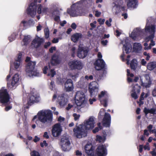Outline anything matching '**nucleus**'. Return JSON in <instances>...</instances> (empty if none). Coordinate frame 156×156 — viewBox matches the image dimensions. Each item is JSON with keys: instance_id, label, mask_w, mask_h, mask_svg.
<instances>
[{"instance_id": "nucleus-9", "label": "nucleus", "mask_w": 156, "mask_h": 156, "mask_svg": "<svg viewBox=\"0 0 156 156\" xmlns=\"http://www.w3.org/2000/svg\"><path fill=\"white\" fill-rule=\"evenodd\" d=\"M69 67L72 70L77 69L81 70L82 69L84 64L81 61L74 60L70 61L68 64Z\"/></svg>"}, {"instance_id": "nucleus-26", "label": "nucleus", "mask_w": 156, "mask_h": 156, "mask_svg": "<svg viewBox=\"0 0 156 156\" xmlns=\"http://www.w3.org/2000/svg\"><path fill=\"white\" fill-rule=\"evenodd\" d=\"M94 147L91 144H87L85 146V150L86 153L89 155L91 156L94 154L93 150Z\"/></svg>"}, {"instance_id": "nucleus-30", "label": "nucleus", "mask_w": 156, "mask_h": 156, "mask_svg": "<svg viewBox=\"0 0 156 156\" xmlns=\"http://www.w3.org/2000/svg\"><path fill=\"white\" fill-rule=\"evenodd\" d=\"M121 6L119 5H117L115 4L113 6L112 11L113 13L115 14H117L119 13L121 11Z\"/></svg>"}, {"instance_id": "nucleus-61", "label": "nucleus", "mask_w": 156, "mask_h": 156, "mask_svg": "<svg viewBox=\"0 0 156 156\" xmlns=\"http://www.w3.org/2000/svg\"><path fill=\"white\" fill-rule=\"evenodd\" d=\"M101 13L100 12H99L98 10L95 11V16L97 17H99L100 16Z\"/></svg>"}, {"instance_id": "nucleus-15", "label": "nucleus", "mask_w": 156, "mask_h": 156, "mask_svg": "<svg viewBox=\"0 0 156 156\" xmlns=\"http://www.w3.org/2000/svg\"><path fill=\"white\" fill-rule=\"evenodd\" d=\"M95 153L97 156H106L107 154V150L105 145L98 146L95 150Z\"/></svg>"}, {"instance_id": "nucleus-53", "label": "nucleus", "mask_w": 156, "mask_h": 156, "mask_svg": "<svg viewBox=\"0 0 156 156\" xmlns=\"http://www.w3.org/2000/svg\"><path fill=\"white\" fill-rule=\"evenodd\" d=\"M101 127H100V128L98 127H96L95 128V129L92 130V132L94 133H96L98 132L100 130H101Z\"/></svg>"}, {"instance_id": "nucleus-58", "label": "nucleus", "mask_w": 156, "mask_h": 156, "mask_svg": "<svg viewBox=\"0 0 156 156\" xmlns=\"http://www.w3.org/2000/svg\"><path fill=\"white\" fill-rule=\"evenodd\" d=\"M43 136L44 137L47 139H49V135L48 134V133L47 132H45L44 133Z\"/></svg>"}, {"instance_id": "nucleus-41", "label": "nucleus", "mask_w": 156, "mask_h": 156, "mask_svg": "<svg viewBox=\"0 0 156 156\" xmlns=\"http://www.w3.org/2000/svg\"><path fill=\"white\" fill-rule=\"evenodd\" d=\"M137 94H138L136 91H131V97L134 98V99H136L138 98Z\"/></svg>"}, {"instance_id": "nucleus-56", "label": "nucleus", "mask_w": 156, "mask_h": 156, "mask_svg": "<svg viewBox=\"0 0 156 156\" xmlns=\"http://www.w3.org/2000/svg\"><path fill=\"white\" fill-rule=\"evenodd\" d=\"M15 35L13 34L11 35L10 37H9V40L11 42L15 40Z\"/></svg>"}, {"instance_id": "nucleus-8", "label": "nucleus", "mask_w": 156, "mask_h": 156, "mask_svg": "<svg viewBox=\"0 0 156 156\" xmlns=\"http://www.w3.org/2000/svg\"><path fill=\"white\" fill-rule=\"evenodd\" d=\"M9 96L6 89L2 88L0 90V102L6 105L9 103Z\"/></svg>"}, {"instance_id": "nucleus-31", "label": "nucleus", "mask_w": 156, "mask_h": 156, "mask_svg": "<svg viewBox=\"0 0 156 156\" xmlns=\"http://www.w3.org/2000/svg\"><path fill=\"white\" fill-rule=\"evenodd\" d=\"M106 135H104L102 136L97 135L96 136V140L99 143L104 142L106 140Z\"/></svg>"}, {"instance_id": "nucleus-45", "label": "nucleus", "mask_w": 156, "mask_h": 156, "mask_svg": "<svg viewBox=\"0 0 156 156\" xmlns=\"http://www.w3.org/2000/svg\"><path fill=\"white\" fill-rule=\"evenodd\" d=\"M73 116L74 118V120L75 121H76L79 119L80 115L79 114H77L76 113H74L73 114Z\"/></svg>"}, {"instance_id": "nucleus-3", "label": "nucleus", "mask_w": 156, "mask_h": 156, "mask_svg": "<svg viewBox=\"0 0 156 156\" xmlns=\"http://www.w3.org/2000/svg\"><path fill=\"white\" fill-rule=\"evenodd\" d=\"M86 0H81L73 5L71 9H68L67 12L72 16L84 15L85 13L83 12V10L80 8L83 2Z\"/></svg>"}, {"instance_id": "nucleus-21", "label": "nucleus", "mask_w": 156, "mask_h": 156, "mask_svg": "<svg viewBox=\"0 0 156 156\" xmlns=\"http://www.w3.org/2000/svg\"><path fill=\"white\" fill-rule=\"evenodd\" d=\"M43 41V38L36 36L31 43L32 46L34 48H37L40 46Z\"/></svg>"}, {"instance_id": "nucleus-52", "label": "nucleus", "mask_w": 156, "mask_h": 156, "mask_svg": "<svg viewBox=\"0 0 156 156\" xmlns=\"http://www.w3.org/2000/svg\"><path fill=\"white\" fill-rule=\"evenodd\" d=\"M105 21V19H102L101 18L98 19V22L99 23L100 25H102L104 24Z\"/></svg>"}, {"instance_id": "nucleus-63", "label": "nucleus", "mask_w": 156, "mask_h": 156, "mask_svg": "<svg viewBox=\"0 0 156 156\" xmlns=\"http://www.w3.org/2000/svg\"><path fill=\"white\" fill-rule=\"evenodd\" d=\"M108 42V41L107 40H102L101 42V44L104 46L106 45L107 44Z\"/></svg>"}, {"instance_id": "nucleus-25", "label": "nucleus", "mask_w": 156, "mask_h": 156, "mask_svg": "<svg viewBox=\"0 0 156 156\" xmlns=\"http://www.w3.org/2000/svg\"><path fill=\"white\" fill-rule=\"evenodd\" d=\"M40 100V98L39 95L34 94L31 95L30 96L29 100L28 101V103L29 105H30L31 103L34 102H38Z\"/></svg>"}, {"instance_id": "nucleus-42", "label": "nucleus", "mask_w": 156, "mask_h": 156, "mask_svg": "<svg viewBox=\"0 0 156 156\" xmlns=\"http://www.w3.org/2000/svg\"><path fill=\"white\" fill-rule=\"evenodd\" d=\"M76 48L75 47H73L72 48L71 50L72 54V56L73 57H74L75 56L76 52Z\"/></svg>"}, {"instance_id": "nucleus-32", "label": "nucleus", "mask_w": 156, "mask_h": 156, "mask_svg": "<svg viewBox=\"0 0 156 156\" xmlns=\"http://www.w3.org/2000/svg\"><path fill=\"white\" fill-rule=\"evenodd\" d=\"M59 61L58 57L55 55L52 56L51 60V63L52 65H56L58 64Z\"/></svg>"}, {"instance_id": "nucleus-20", "label": "nucleus", "mask_w": 156, "mask_h": 156, "mask_svg": "<svg viewBox=\"0 0 156 156\" xmlns=\"http://www.w3.org/2000/svg\"><path fill=\"white\" fill-rule=\"evenodd\" d=\"M65 96V95L63 94L59 95L57 98V102L61 107L67 104V101Z\"/></svg>"}, {"instance_id": "nucleus-5", "label": "nucleus", "mask_w": 156, "mask_h": 156, "mask_svg": "<svg viewBox=\"0 0 156 156\" xmlns=\"http://www.w3.org/2000/svg\"><path fill=\"white\" fill-rule=\"evenodd\" d=\"M36 64L35 62H29L26 67V71L30 77L39 76L41 74L34 68Z\"/></svg>"}, {"instance_id": "nucleus-24", "label": "nucleus", "mask_w": 156, "mask_h": 156, "mask_svg": "<svg viewBox=\"0 0 156 156\" xmlns=\"http://www.w3.org/2000/svg\"><path fill=\"white\" fill-rule=\"evenodd\" d=\"M61 13V10L58 8L55 9L52 13V16L54 20L58 23L60 21V16Z\"/></svg>"}, {"instance_id": "nucleus-55", "label": "nucleus", "mask_w": 156, "mask_h": 156, "mask_svg": "<svg viewBox=\"0 0 156 156\" xmlns=\"http://www.w3.org/2000/svg\"><path fill=\"white\" fill-rule=\"evenodd\" d=\"M62 38L61 37H59L58 38H54L52 40V42L53 43H56L58 42V41L59 39H61Z\"/></svg>"}, {"instance_id": "nucleus-35", "label": "nucleus", "mask_w": 156, "mask_h": 156, "mask_svg": "<svg viewBox=\"0 0 156 156\" xmlns=\"http://www.w3.org/2000/svg\"><path fill=\"white\" fill-rule=\"evenodd\" d=\"M140 80L141 82V85L144 87L147 88L151 86V81H149L148 82L145 81V82H143L141 79H140Z\"/></svg>"}, {"instance_id": "nucleus-47", "label": "nucleus", "mask_w": 156, "mask_h": 156, "mask_svg": "<svg viewBox=\"0 0 156 156\" xmlns=\"http://www.w3.org/2000/svg\"><path fill=\"white\" fill-rule=\"evenodd\" d=\"M148 44L146 42L144 44V45L145 47L144 48V49L145 50H149L151 48V46H148Z\"/></svg>"}, {"instance_id": "nucleus-2", "label": "nucleus", "mask_w": 156, "mask_h": 156, "mask_svg": "<svg viewBox=\"0 0 156 156\" xmlns=\"http://www.w3.org/2000/svg\"><path fill=\"white\" fill-rule=\"evenodd\" d=\"M37 118V121L40 122L37 124L36 121V123L40 128H44L52 121L53 114L51 111L49 109H43L38 112L37 115L33 117L32 121H34Z\"/></svg>"}, {"instance_id": "nucleus-28", "label": "nucleus", "mask_w": 156, "mask_h": 156, "mask_svg": "<svg viewBox=\"0 0 156 156\" xmlns=\"http://www.w3.org/2000/svg\"><path fill=\"white\" fill-rule=\"evenodd\" d=\"M82 35L80 33H76L73 34L71 37V40L74 42L77 41L82 37Z\"/></svg>"}, {"instance_id": "nucleus-16", "label": "nucleus", "mask_w": 156, "mask_h": 156, "mask_svg": "<svg viewBox=\"0 0 156 156\" xmlns=\"http://www.w3.org/2000/svg\"><path fill=\"white\" fill-rule=\"evenodd\" d=\"M144 34V29H141L139 28H137L134 29L132 32L130 36L134 40H136L137 37L139 36L141 37Z\"/></svg>"}, {"instance_id": "nucleus-49", "label": "nucleus", "mask_w": 156, "mask_h": 156, "mask_svg": "<svg viewBox=\"0 0 156 156\" xmlns=\"http://www.w3.org/2000/svg\"><path fill=\"white\" fill-rule=\"evenodd\" d=\"M69 76L72 78L73 80H75L78 77V74H76L73 75L72 74H70L69 75Z\"/></svg>"}, {"instance_id": "nucleus-50", "label": "nucleus", "mask_w": 156, "mask_h": 156, "mask_svg": "<svg viewBox=\"0 0 156 156\" xmlns=\"http://www.w3.org/2000/svg\"><path fill=\"white\" fill-rule=\"evenodd\" d=\"M28 23L29 25L33 26L35 23V21L33 19H30L29 20Z\"/></svg>"}, {"instance_id": "nucleus-12", "label": "nucleus", "mask_w": 156, "mask_h": 156, "mask_svg": "<svg viewBox=\"0 0 156 156\" xmlns=\"http://www.w3.org/2000/svg\"><path fill=\"white\" fill-rule=\"evenodd\" d=\"M62 129L59 123H56L53 125L51 130V134L54 137H57L61 134Z\"/></svg>"}, {"instance_id": "nucleus-36", "label": "nucleus", "mask_w": 156, "mask_h": 156, "mask_svg": "<svg viewBox=\"0 0 156 156\" xmlns=\"http://www.w3.org/2000/svg\"><path fill=\"white\" fill-rule=\"evenodd\" d=\"M130 66L132 69L135 70L136 69L137 66V62L135 59H133L131 61Z\"/></svg>"}, {"instance_id": "nucleus-7", "label": "nucleus", "mask_w": 156, "mask_h": 156, "mask_svg": "<svg viewBox=\"0 0 156 156\" xmlns=\"http://www.w3.org/2000/svg\"><path fill=\"white\" fill-rule=\"evenodd\" d=\"M85 96L84 93L81 91L76 92L75 96V101L78 106H81L86 102Z\"/></svg>"}, {"instance_id": "nucleus-18", "label": "nucleus", "mask_w": 156, "mask_h": 156, "mask_svg": "<svg viewBox=\"0 0 156 156\" xmlns=\"http://www.w3.org/2000/svg\"><path fill=\"white\" fill-rule=\"evenodd\" d=\"M107 96L108 94L105 91H101L98 95V98L101 104L105 107L107 106Z\"/></svg>"}, {"instance_id": "nucleus-48", "label": "nucleus", "mask_w": 156, "mask_h": 156, "mask_svg": "<svg viewBox=\"0 0 156 156\" xmlns=\"http://www.w3.org/2000/svg\"><path fill=\"white\" fill-rule=\"evenodd\" d=\"M112 19L111 18H109V20H107L105 22V23L106 25L108 27H110L111 25V22H112Z\"/></svg>"}, {"instance_id": "nucleus-51", "label": "nucleus", "mask_w": 156, "mask_h": 156, "mask_svg": "<svg viewBox=\"0 0 156 156\" xmlns=\"http://www.w3.org/2000/svg\"><path fill=\"white\" fill-rule=\"evenodd\" d=\"M93 76L92 75H90L89 76L87 75H86L85 76V79L87 80H93Z\"/></svg>"}, {"instance_id": "nucleus-46", "label": "nucleus", "mask_w": 156, "mask_h": 156, "mask_svg": "<svg viewBox=\"0 0 156 156\" xmlns=\"http://www.w3.org/2000/svg\"><path fill=\"white\" fill-rule=\"evenodd\" d=\"M42 6L40 4L38 6L37 12L40 14L42 13Z\"/></svg>"}, {"instance_id": "nucleus-37", "label": "nucleus", "mask_w": 156, "mask_h": 156, "mask_svg": "<svg viewBox=\"0 0 156 156\" xmlns=\"http://www.w3.org/2000/svg\"><path fill=\"white\" fill-rule=\"evenodd\" d=\"M30 36L29 35L25 36H24L23 40V45H26L30 42Z\"/></svg>"}, {"instance_id": "nucleus-39", "label": "nucleus", "mask_w": 156, "mask_h": 156, "mask_svg": "<svg viewBox=\"0 0 156 156\" xmlns=\"http://www.w3.org/2000/svg\"><path fill=\"white\" fill-rule=\"evenodd\" d=\"M64 79L60 77L57 78L56 81L57 83L60 85H62L64 83Z\"/></svg>"}, {"instance_id": "nucleus-34", "label": "nucleus", "mask_w": 156, "mask_h": 156, "mask_svg": "<svg viewBox=\"0 0 156 156\" xmlns=\"http://www.w3.org/2000/svg\"><path fill=\"white\" fill-rule=\"evenodd\" d=\"M132 88V91H136L137 93H139L140 92V87L137 84L136 85L133 84L131 86Z\"/></svg>"}, {"instance_id": "nucleus-60", "label": "nucleus", "mask_w": 156, "mask_h": 156, "mask_svg": "<svg viewBox=\"0 0 156 156\" xmlns=\"http://www.w3.org/2000/svg\"><path fill=\"white\" fill-rule=\"evenodd\" d=\"M70 27L73 29L75 30L77 27V25L75 23H73L71 24Z\"/></svg>"}, {"instance_id": "nucleus-22", "label": "nucleus", "mask_w": 156, "mask_h": 156, "mask_svg": "<svg viewBox=\"0 0 156 156\" xmlns=\"http://www.w3.org/2000/svg\"><path fill=\"white\" fill-rule=\"evenodd\" d=\"M111 122V115L109 113L105 112L103 121V123L104 126L106 127H109L110 125Z\"/></svg>"}, {"instance_id": "nucleus-43", "label": "nucleus", "mask_w": 156, "mask_h": 156, "mask_svg": "<svg viewBox=\"0 0 156 156\" xmlns=\"http://www.w3.org/2000/svg\"><path fill=\"white\" fill-rule=\"evenodd\" d=\"M30 154L31 156H40L39 153L35 151L31 152Z\"/></svg>"}, {"instance_id": "nucleus-40", "label": "nucleus", "mask_w": 156, "mask_h": 156, "mask_svg": "<svg viewBox=\"0 0 156 156\" xmlns=\"http://www.w3.org/2000/svg\"><path fill=\"white\" fill-rule=\"evenodd\" d=\"M56 74L55 72L53 69L50 70L49 73H48V76L51 77H53Z\"/></svg>"}, {"instance_id": "nucleus-6", "label": "nucleus", "mask_w": 156, "mask_h": 156, "mask_svg": "<svg viewBox=\"0 0 156 156\" xmlns=\"http://www.w3.org/2000/svg\"><path fill=\"white\" fill-rule=\"evenodd\" d=\"M148 20L147 21L144 29V33H149L150 35L146 37L145 40L147 41H149V39H153L154 36V34L155 30V26L154 25H150L148 22Z\"/></svg>"}, {"instance_id": "nucleus-59", "label": "nucleus", "mask_w": 156, "mask_h": 156, "mask_svg": "<svg viewBox=\"0 0 156 156\" xmlns=\"http://www.w3.org/2000/svg\"><path fill=\"white\" fill-rule=\"evenodd\" d=\"M127 75L128 76H129L130 77H133L134 76V75L133 73H130V70L129 69L127 70Z\"/></svg>"}, {"instance_id": "nucleus-14", "label": "nucleus", "mask_w": 156, "mask_h": 156, "mask_svg": "<svg viewBox=\"0 0 156 156\" xmlns=\"http://www.w3.org/2000/svg\"><path fill=\"white\" fill-rule=\"evenodd\" d=\"M22 54L21 53H19L17 57L16 58L14 62L13 63L14 69L17 70H19L22 66ZM12 63H11L10 66L11 69L12 67Z\"/></svg>"}, {"instance_id": "nucleus-10", "label": "nucleus", "mask_w": 156, "mask_h": 156, "mask_svg": "<svg viewBox=\"0 0 156 156\" xmlns=\"http://www.w3.org/2000/svg\"><path fill=\"white\" fill-rule=\"evenodd\" d=\"M70 142L67 136H63L61 138L60 143L62 150L65 151H69L71 148Z\"/></svg>"}, {"instance_id": "nucleus-4", "label": "nucleus", "mask_w": 156, "mask_h": 156, "mask_svg": "<svg viewBox=\"0 0 156 156\" xmlns=\"http://www.w3.org/2000/svg\"><path fill=\"white\" fill-rule=\"evenodd\" d=\"M11 69H10L9 74L7 76L6 78V80L8 81L7 86L10 89H15L19 84L20 77L18 73L15 74L12 77L11 82H10L9 81V80L11 77Z\"/></svg>"}, {"instance_id": "nucleus-23", "label": "nucleus", "mask_w": 156, "mask_h": 156, "mask_svg": "<svg viewBox=\"0 0 156 156\" xmlns=\"http://www.w3.org/2000/svg\"><path fill=\"white\" fill-rule=\"evenodd\" d=\"M65 90L67 92L72 91L73 89V86L72 80L70 79L67 80L64 84Z\"/></svg>"}, {"instance_id": "nucleus-54", "label": "nucleus", "mask_w": 156, "mask_h": 156, "mask_svg": "<svg viewBox=\"0 0 156 156\" xmlns=\"http://www.w3.org/2000/svg\"><path fill=\"white\" fill-rule=\"evenodd\" d=\"M50 88L51 90H53L55 88V85L54 82L53 81H51L50 83Z\"/></svg>"}, {"instance_id": "nucleus-27", "label": "nucleus", "mask_w": 156, "mask_h": 156, "mask_svg": "<svg viewBox=\"0 0 156 156\" xmlns=\"http://www.w3.org/2000/svg\"><path fill=\"white\" fill-rule=\"evenodd\" d=\"M127 5L128 8H136L138 4L136 0H127Z\"/></svg>"}, {"instance_id": "nucleus-17", "label": "nucleus", "mask_w": 156, "mask_h": 156, "mask_svg": "<svg viewBox=\"0 0 156 156\" xmlns=\"http://www.w3.org/2000/svg\"><path fill=\"white\" fill-rule=\"evenodd\" d=\"M88 52L87 48L80 46L77 51V56L80 58H83L87 56Z\"/></svg>"}, {"instance_id": "nucleus-29", "label": "nucleus", "mask_w": 156, "mask_h": 156, "mask_svg": "<svg viewBox=\"0 0 156 156\" xmlns=\"http://www.w3.org/2000/svg\"><path fill=\"white\" fill-rule=\"evenodd\" d=\"M141 44L139 43H135L133 44V50L136 52H139L142 50Z\"/></svg>"}, {"instance_id": "nucleus-19", "label": "nucleus", "mask_w": 156, "mask_h": 156, "mask_svg": "<svg viewBox=\"0 0 156 156\" xmlns=\"http://www.w3.org/2000/svg\"><path fill=\"white\" fill-rule=\"evenodd\" d=\"M123 44V53L124 51L126 53H128L131 51L132 47L128 38H125L122 41Z\"/></svg>"}, {"instance_id": "nucleus-62", "label": "nucleus", "mask_w": 156, "mask_h": 156, "mask_svg": "<svg viewBox=\"0 0 156 156\" xmlns=\"http://www.w3.org/2000/svg\"><path fill=\"white\" fill-rule=\"evenodd\" d=\"M144 77L146 79V81H147V82H148L149 81H151L148 74H146L144 76Z\"/></svg>"}, {"instance_id": "nucleus-57", "label": "nucleus", "mask_w": 156, "mask_h": 156, "mask_svg": "<svg viewBox=\"0 0 156 156\" xmlns=\"http://www.w3.org/2000/svg\"><path fill=\"white\" fill-rule=\"evenodd\" d=\"M40 145L41 147H43L44 146H48V144L46 143L45 140H44L43 142L40 143Z\"/></svg>"}, {"instance_id": "nucleus-44", "label": "nucleus", "mask_w": 156, "mask_h": 156, "mask_svg": "<svg viewBox=\"0 0 156 156\" xmlns=\"http://www.w3.org/2000/svg\"><path fill=\"white\" fill-rule=\"evenodd\" d=\"M44 33L45 36V37L48 38L49 37V30L48 29L46 28L44 29Z\"/></svg>"}, {"instance_id": "nucleus-64", "label": "nucleus", "mask_w": 156, "mask_h": 156, "mask_svg": "<svg viewBox=\"0 0 156 156\" xmlns=\"http://www.w3.org/2000/svg\"><path fill=\"white\" fill-rule=\"evenodd\" d=\"M40 140V138L38 137L37 136H36L34 137V139L33 141L34 142L36 143L39 141Z\"/></svg>"}, {"instance_id": "nucleus-13", "label": "nucleus", "mask_w": 156, "mask_h": 156, "mask_svg": "<svg viewBox=\"0 0 156 156\" xmlns=\"http://www.w3.org/2000/svg\"><path fill=\"white\" fill-rule=\"evenodd\" d=\"M98 57L99 58L94 63L95 68L98 70L103 68L105 66V62L103 60L101 59L102 55L100 52H98Z\"/></svg>"}, {"instance_id": "nucleus-1", "label": "nucleus", "mask_w": 156, "mask_h": 156, "mask_svg": "<svg viewBox=\"0 0 156 156\" xmlns=\"http://www.w3.org/2000/svg\"><path fill=\"white\" fill-rule=\"evenodd\" d=\"M95 119L94 117L91 116L85 120L83 124L76 126L73 129L74 135L79 138L86 136L87 130L92 129L94 127Z\"/></svg>"}, {"instance_id": "nucleus-38", "label": "nucleus", "mask_w": 156, "mask_h": 156, "mask_svg": "<svg viewBox=\"0 0 156 156\" xmlns=\"http://www.w3.org/2000/svg\"><path fill=\"white\" fill-rule=\"evenodd\" d=\"M144 111L146 114H147L148 113H150L151 114H154L155 113L156 111L154 108L149 109L146 108H145L144 110Z\"/></svg>"}, {"instance_id": "nucleus-11", "label": "nucleus", "mask_w": 156, "mask_h": 156, "mask_svg": "<svg viewBox=\"0 0 156 156\" xmlns=\"http://www.w3.org/2000/svg\"><path fill=\"white\" fill-rule=\"evenodd\" d=\"M98 84L96 81H93L90 83L89 89L91 97H94L97 95L98 91Z\"/></svg>"}, {"instance_id": "nucleus-33", "label": "nucleus", "mask_w": 156, "mask_h": 156, "mask_svg": "<svg viewBox=\"0 0 156 156\" xmlns=\"http://www.w3.org/2000/svg\"><path fill=\"white\" fill-rule=\"evenodd\" d=\"M156 67V62H151L147 64V69L150 70H152Z\"/></svg>"}]
</instances>
